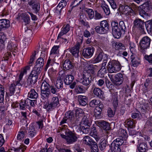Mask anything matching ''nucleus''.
I'll return each mask as SVG.
<instances>
[{
  "instance_id": "23",
  "label": "nucleus",
  "mask_w": 152,
  "mask_h": 152,
  "mask_svg": "<svg viewBox=\"0 0 152 152\" xmlns=\"http://www.w3.org/2000/svg\"><path fill=\"white\" fill-rule=\"evenodd\" d=\"M73 67V66L71 61L68 60H65L63 64V68L65 70L71 69Z\"/></svg>"
},
{
  "instance_id": "55",
  "label": "nucleus",
  "mask_w": 152,
  "mask_h": 152,
  "mask_svg": "<svg viewBox=\"0 0 152 152\" xmlns=\"http://www.w3.org/2000/svg\"><path fill=\"white\" fill-rule=\"evenodd\" d=\"M86 12L88 14L89 17L90 19H92L94 17V11L91 9H88L86 10Z\"/></svg>"
},
{
  "instance_id": "17",
  "label": "nucleus",
  "mask_w": 152,
  "mask_h": 152,
  "mask_svg": "<svg viewBox=\"0 0 152 152\" xmlns=\"http://www.w3.org/2000/svg\"><path fill=\"white\" fill-rule=\"evenodd\" d=\"M122 11L127 15L130 16L133 15L134 11L131 7L128 5H124L121 7Z\"/></svg>"
},
{
  "instance_id": "7",
  "label": "nucleus",
  "mask_w": 152,
  "mask_h": 152,
  "mask_svg": "<svg viewBox=\"0 0 152 152\" xmlns=\"http://www.w3.org/2000/svg\"><path fill=\"white\" fill-rule=\"evenodd\" d=\"M151 39L148 36H145L142 38L140 41V48L141 51H144L150 47Z\"/></svg>"
},
{
  "instance_id": "52",
  "label": "nucleus",
  "mask_w": 152,
  "mask_h": 152,
  "mask_svg": "<svg viewBox=\"0 0 152 152\" xmlns=\"http://www.w3.org/2000/svg\"><path fill=\"white\" fill-rule=\"evenodd\" d=\"M68 131H70V130L67 129H64L63 128H61V127H59L58 129L57 132V133H60V135L62 137V135H66V132H67Z\"/></svg>"
},
{
  "instance_id": "34",
  "label": "nucleus",
  "mask_w": 152,
  "mask_h": 152,
  "mask_svg": "<svg viewBox=\"0 0 152 152\" xmlns=\"http://www.w3.org/2000/svg\"><path fill=\"white\" fill-rule=\"evenodd\" d=\"M79 20L83 25L86 26H88V23L86 21V17L84 15L82 14L80 15Z\"/></svg>"
},
{
  "instance_id": "32",
  "label": "nucleus",
  "mask_w": 152,
  "mask_h": 152,
  "mask_svg": "<svg viewBox=\"0 0 152 152\" xmlns=\"http://www.w3.org/2000/svg\"><path fill=\"white\" fill-rule=\"evenodd\" d=\"M90 134V135L94 137L96 141H97L99 139V137L97 134V131L95 127L91 128Z\"/></svg>"
},
{
  "instance_id": "26",
  "label": "nucleus",
  "mask_w": 152,
  "mask_h": 152,
  "mask_svg": "<svg viewBox=\"0 0 152 152\" xmlns=\"http://www.w3.org/2000/svg\"><path fill=\"white\" fill-rule=\"evenodd\" d=\"M21 19L25 23V25L28 24L30 22V19L27 13H22L20 15Z\"/></svg>"
},
{
  "instance_id": "14",
  "label": "nucleus",
  "mask_w": 152,
  "mask_h": 152,
  "mask_svg": "<svg viewBox=\"0 0 152 152\" xmlns=\"http://www.w3.org/2000/svg\"><path fill=\"white\" fill-rule=\"evenodd\" d=\"M91 76L90 75H87L83 74L82 78L79 80L80 83L84 86H87L89 85L91 82Z\"/></svg>"
},
{
  "instance_id": "20",
  "label": "nucleus",
  "mask_w": 152,
  "mask_h": 152,
  "mask_svg": "<svg viewBox=\"0 0 152 152\" xmlns=\"http://www.w3.org/2000/svg\"><path fill=\"white\" fill-rule=\"evenodd\" d=\"M123 80V75L121 73H119L115 75L113 83L116 85H120L122 83Z\"/></svg>"
},
{
  "instance_id": "6",
  "label": "nucleus",
  "mask_w": 152,
  "mask_h": 152,
  "mask_svg": "<svg viewBox=\"0 0 152 152\" xmlns=\"http://www.w3.org/2000/svg\"><path fill=\"white\" fill-rule=\"evenodd\" d=\"M59 104L58 99L57 96L53 97L50 102H47L44 105L45 108L48 111H52Z\"/></svg>"
},
{
  "instance_id": "29",
  "label": "nucleus",
  "mask_w": 152,
  "mask_h": 152,
  "mask_svg": "<svg viewBox=\"0 0 152 152\" xmlns=\"http://www.w3.org/2000/svg\"><path fill=\"white\" fill-rule=\"evenodd\" d=\"M26 131L25 128L22 127L18 132L17 138L18 140H21L23 139L25 135Z\"/></svg>"
},
{
  "instance_id": "45",
  "label": "nucleus",
  "mask_w": 152,
  "mask_h": 152,
  "mask_svg": "<svg viewBox=\"0 0 152 152\" xmlns=\"http://www.w3.org/2000/svg\"><path fill=\"white\" fill-rule=\"evenodd\" d=\"M75 92L77 94H80L84 93L85 90L83 88V87L82 86H77L75 88Z\"/></svg>"
},
{
  "instance_id": "10",
  "label": "nucleus",
  "mask_w": 152,
  "mask_h": 152,
  "mask_svg": "<svg viewBox=\"0 0 152 152\" xmlns=\"http://www.w3.org/2000/svg\"><path fill=\"white\" fill-rule=\"evenodd\" d=\"M58 66V64L53 62V60L49 58L45 66V70L46 71L48 68H49V71L50 72H54L56 71V67Z\"/></svg>"
},
{
  "instance_id": "24",
  "label": "nucleus",
  "mask_w": 152,
  "mask_h": 152,
  "mask_svg": "<svg viewBox=\"0 0 152 152\" xmlns=\"http://www.w3.org/2000/svg\"><path fill=\"white\" fill-rule=\"evenodd\" d=\"M147 10L145 8L142 6V4L139 8V15L143 18H145L148 16V14L147 13Z\"/></svg>"
},
{
  "instance_id": "3",
  "label": "nucleus",
  "mask_w": 152,
  "mask_h": 152,
  "mask_svg": "<svg viewBox=\"0 0 152 152\" xmlns=\"http://www.w3.org/2000/svg\"><path fill=\"white\" fill-rule=\"evenodd\" d=\"M22 86L21 83H20L19 81H15L11 84L9 87L10 95H14L15 93L16 95H19Z\"/></svg>"
},
{
  "instance_id": "47",
  "label": "nucleus",
  "mask_w": 152,
  "mask_h": 152,
  "mask_svg": "<svg viewBox=\"0 0 152 152\" xmlns=\"http://www.w3.org/2000/svg\"><path fill=\"white\" fill-rule=\"evenodd\" d=\"M101 7L106 15H109L110 14L109 7L107 4H103L102 5Z\"/></svg>"
},
{
  "instance_id": "1",
  "label": "nucleus",
  "mask_w": 152,
  "mask_h": 152,
  "mask_svg": "<svg viewBox=\"0 0 152 152\" xmlns=\"http://www.w3.org/2000/svg\"><path fill=\"white\" fill-rule=\"evenodd\" d=\"M107 67L109 73H116L120 71L121 66L118 61L112 60L109 62Z\"/></svg>"
},
{
  "instance_id": "4",
  "label": "nucleus",
  "mask_w": 152,
  "mask_h": 152,
  "mask_svg": "<svg viewBox=\"0 0 152 152\" xmlns=\"http://www.w3.org/2000/svg\"><path fill=\"white\" fill-rule=\"evenodd\" d=\"M91 123L87 116H84L82 118L81 121V125L84 126H80L81 130L84 134H87L89 131L90 129L89 127L91 125Z\"/></svg>"
},
{
  "instance_id": "40",
  "label": "nucleus",
  "mask_w": 152,
  "mask_h": 152,
  "mask_svg": "<svg viewBox=\"0 0 152 152\" xmlns=\"http://www.w3.org/2000/svg\"><path fill=\"white\" fill-rule=\"evenodd\" d=\"M63 81L62 80L61 78L57 79L55 83V86L58 88L59 89L63 87Z\"/></svg>"
},
{
  "instance_id": "30",
  "label": "nucleus",
  "mask_w": 152,
  "mask_h": 152,
  "mask_svg": "<svg viewBox=\"0 0 152 152\" xmlns=\"http://www.w3.org/2000/svg\"><path fill=\"white\" fill-rule=\"evenodd\" d=\"M38 96L37 93L33 89L31 90L28 94V97L31 99H37Z\"/></svg>"
},
{
  "instance_id": "12",
  "label": "nucleus",
  "mask_w": 152,
  "mask_h": 152,
  "mask_svg": "<svg viewBox=\"0 0 152 152\" xmlns=\"http://www.w3.org/2000/svg\"><path fill=\"white\" fill-rule=\"evenodd\" d=\"M94 50V48L92 46L87 47L83 49L82 55L85 58H89L93 56Z\"/></svg>"
},
{
  "instance_id": "50",
  "label": "nucleus",
  "mask_w": 152,
  "mask_h": 152,
  "mask_svg": "<svg viewBox=\"0 0 152 152\" xmlns=\"http://www.w3.org/2000/svg\"><path fill=\"white\" fill-rule=\"evenodd\" d=\"M100 103V101L99 100L94 99L90 102L89 104L90 107H94L96 106L99 105Z\"/></svg>"
},
{
  "instance_id": "35",
  "label": "nucleus",
  "mask_w": 152,
  "mask_h": 152,
  "mask_svg": "<svg viewBox=\"0 0 152 152\" xmlns=\"http://www.w3.org/2000/svg\"><path fill=\"white\" fill-rule=\"evenodd\" d=\"M115 142H113L111 144L112 150L114 152H121V149L120 147V145L115 144Z\"/></svg>"
},
{
  "instance_id": "56",
  "label": "nucleus",
  "mask_w": 152,
  "mask_h": 152,
  "mask_svg": "<svg viewBox=\"0 0 152 152\" xmlns=\"http://www.w3.org/2000/svg\"><path fill=\"white\" fill-rule=\"evenodd\" d=\"M59 89H58L57 88H56L55 87L53 86H50V91L54 94H56L57 95L58 94V91Z\"/></svg>"
},
{
  "instance_id": "19",
  "label": "nucleus",
  "mask_w": 152,
  "mask_h": 152,
  "mask_svg": "<svg viewBox=\"0 0 152 152\" xmlns=\"http://www.w3.org/2000/svg\"><path fill=\"white\" fill-rule=\"evenodd\" d=\"M83 140L84 143L90 147L96 143L88 136L84 137L83 138Z\"/></svg>"
},
{
  "instance_id": "48",
  "label": "nucleus",
  "mask_w": 152,
  "mask_h": 152,
  "mask_svg": "<svg viewBox=\"0 0 152 152\" xmlns=\"http://www.w3.org/2000/svg\"><path fill=\"white\" fill-rule=\"evenodd\" d=\"M145 27L148 33L152 32V21L148 22L145 24Z\"/></svg>"
},
{
  "instance_id": "2",
  "label": "nucleus",
  "mask_w": 152,
  "mask_h": 152,
  "mask_svg": "<svg viewBox=\"0 0 152 152\" xmlns=\"http://www.w3.org/2000/svg\"><path fill=\"white\" fill-rule=\"evenodd\" d=\"M66 132V135H62V138L65 140L67 144H72L77 141L78 137L75 132L70 130Z\"/></svg>"
},
{
  "instance_id": "33",
  "label": "nucleus",
  "mask_w": 152,
  "mask_h": 152,
  "mask_svg": "<svg viewBox=\"0 0 152 152\" xmlns=\"http://www.w3.org/2000/svg\"><path fill=\"white\" fill-rule=\"evenodd\" d=\"M41 98L43 99H48L50 96V91L41 90Z\"/></svg>"
},
{
  "instance_id": "5",
  "label": "nucleus",
  "mask_w": 152,
  "mask_h": 152,
  "mask_svg": "<svg viewBox=\"0 0 152 152\" xmlns=\"http://www.w3.org/2000/svg\"><path fill=\"white\" fill-rule=\"evenodd\" d=\"M95 31L98 33L104 34L107 33L109 29V25L106 20H103L100 22V26H97Z\"/></svg>"
},
{
  "instance_id": "21",
  "label": "nucleus",
  "mask_w": 152,
  "mask_h": 152,
  "mask_svg": "<svg viewBox=\"0 0 152 152\" xmlns=\"http://www.w3.org/2000/svg\"><path fill=\"white\" fill-rule=\"evenodd\" d=\"M94 95L100 99H102L104 98L103 96L104 92L101 89L98 88H95L93 91Z\"/></svg>"
},
{
  "instance_id": "27",
  "label": "nucleus",
  "mask_w": 152,
  "mask_h": 152,
  "mask_svg": "<svg viewBox=\"0 0 152 152\" xmlns=\"http://www.w3.org/2000/svg\"><path fill=\"white\" fill-rule=\"evenodd\" d=\"M10 26V21L6 19L0 20V26L2 28H7Z\"/></svg>"
},
{
  "instance_id": "49",
  "label": "nucleus",
  "mask_w": 152,
  "mask_h": 152,
  "mask_svg": "<svg viewBox=\"0 0 152 152\" xmlns=\"http://www.w3.org/2000/svg\"><path fill=\"white\" fill-rule=\"evenodd\" d=\"M106 69L101 68L98 71L97 73V76L101 77H103L104 76L105 74L106 73Z\"/></svg>"
},
{
  "instance_id": "51",
  "label": "nucleus",
  "mask_w": 152,
  "mask_h": 152,
  "mask_svg": "<svg viewBox=\"0 0 152 152\" xmlns=\"http://www.w3.org/2000/svg\"><path fill=\"white\" fill-rule=\"evenodd\" d=\"M149 104L148 103L145 102L141 104L140 108L142 112H145L146 109L149 108Z\"/></svg>"
},
{
  "instance_id": "53",
  "label": "nucleus",
  "mask_w": 152,
  "mask_h": 152,
  "mask_svg": "<svg viewBox=\"0 0 152 152\" xmlns=\"http://www.w3.org/2000/svg\"><path fill=\"white\" fill-rule=\"evenodd\" d=\"M115 142V144L119 145H122L124 142L123 139V137L120 136L118 138L114 140L113 142Z\"/></svg>"
},
{
  "instance_id": "61",
  "label": "nucleus",
  "mask_w": 152,
  "mask_h": 152,
  "mask_svg": "<svg viewBox=\"0 0 152 152\" xmlns=\"http://www.w3.org/2000/svg\"><path fill=\"white\" fill-rule=\"evenodd\" d=\"M101 110L99 109L98 107H96L94 110V115L96 117H98L100 115L101 113Z\"/></svg>"
},
{
  "instance_id": "25",
  "label": "nucleus",
  "mask_w": 152,
  "mask_h": 152,
  "mask_svg": "<svg viewBox=\"0 0 152 152\" xmlns=\"http://www.w3.org/2000/svg\"><path fill=\"white\" fill-rule=\"evenodd\" d=\"M131 58L132 64L133 66H137L140 64V59L136 56L132 54L131 56Z\"/></svg>"
},
{
  "instance_id": "9",
  "label": "nucleus",
  "mask_w": 152,
  "mask_h": 152,
  "mask_svg": "<svg viewBox=\"0 0 152 152\" xmlns=\"http://www.w3.org/2000/svg\"><path fill=\"white\" fill-rule=\"evenodd\" d=\"M79 41L78 39L75 45L70 49V52L72 55L76 58L77 57L79 56L80 48L83 41L82 37H79Z\"/></svg>"
},
{
  "instance_id": "43",
  "label": "nucleus",
  "mask_w": 152,
  "mask_h": 152,
  "mask_svg": "<svg viewBox=\"0 0 152 152\" xmlns=\"http://www.w3.org/2000/svg\"><path fill=\"white\" fill-rule=\"evenodd\" d=\"M142 5V6L145 8L147 10L150 11L152 10V4L150 1L148 0Z\"/></svg>"
},
{
  "instance_id": "36",
  "label": "nucleus",
  "mask_w": 152,
  "mask_h": 152,
  "mask_svg": "<svg viewBox=\"0 0 152 152\" xmlns=\"http://www.w3.org/2000/svg\"><path fill=\"white\" fill-rule=\"evenodd\" d=\"M94 68L93 65H91L89 66L87 68V69L84 71V74H86L87 75H90L91 76V75L94 73Z\"/></svg>"
},
{
  "instance_id": "54",
  "label": "nucleus",
  "mask_w": 152,
  "mask_h": 152,
  "mask_svg": "<svg viewBox=\"0 0 152 152\" xmlns=\"http://www.w3.org/2000/svg\"><path fill=\"white\" fill-rule=\"evenodd\" d=\"M107 141L105 140H102L99 144V147L100 149L102 151L103 150L106 146Z\"/></svg>"
},
{
  "instance_id": "13",
  "label": "nucleus",
  "mask_w": 152,
  "mask_h": 152,
  "mask_svg": "<svg viewBox=\"0 0 152 152\" xmlns=\"http://www.w3.org/2000/svg\"><path fill=\"white\" fill-rule=\"evenodd\" d=\"M134 24L135 28L141 30L142 33L145 32L144 21L140 19H136L134 22Z\"/></svg>"
},
{
  "instance_id": "62",
  "label": "nucleus",
  "mask_w": 152,
  "mask_h": 152,
  "mask_svg": "<svg viewBox=\"0 0 152 152\" xmlns=\"http://www.w3.org/2000/svg\"><path fill=\"white\" fill-rule=\"evenodd\" d=\"M26 148V146L22 145L19 147L16 148V152H24Z\"/></svg>"
},
{
  "instance_id": "8",
  "label": "nucleus",
  "mask_w": 152,
  "mask_h": 152,
  "mask_svg": "<svg viewBox=\"0 0 152 152\" xmlns=\"http://www.w3.org/2000/svg\"><path fill=\"white\" fill-rule=\"evenodd\" d=\"M40 72H41L33 69L27 79L28 85H30L34 84L37 82L38 75Z\"/></svg>"
},
{
  "instance_id": "59",
  "label": "nucleus",
  "mask_w": 152,
  "mask_h": 152,
  "mask_svg": "<svg viewBox=\"0 0 152 152\" xmlns=\"http://www.w3.org/2000/svg\"><path fill=\"white\" fill-rule=\"evenodd\" d=\"M32 5V9L34 10L35 13H37L39 10L40 5L39 4L36 3Z\"/></svg>"
},
{
  "instance_id": "28",
  "label": "nucleus",
  "mask_w": 152,
  "mask_h": 152,
  "mask_svg": "<svg viewBox=\"0 0 152 152\" xmlns=\"http://www.w3.org/2000/svg\"><path fill=\"white\" fill-rule=\"evenodd\" d=\"M113 45V46H115V49L119 50L120 52H122L123 50H124L126 49L125 47L122 43L116 42L114 43Z\"/></svg>"
},
{
  "instance_id": "38",
  "label": "nucleus",
  "mask_w": 152,
  "mask_h": 152,
  "mask_svg": "<svg viewBox=\"0 0 152 152\" xmlns=\"http://www.w3.org/2000/svg\"><path fill=\"white\" fill-rule=\"evenodd\" d=\"M138 149L139 152H145L148 149L147 145L144 142L140 143Z\"/></svg>"
},
{
  "instance_id": "15",
  "label": "nucleus",
  "mask_w": 152,
  "mask_h": 152,
  "mask_svg": "<svg viewBox=\"0 0 152 152\" xmlns=\"http://www.w3.org/2000/svg\"><path fill=\"white\" fill-rule=\"evenodd\" d=\"M70 26L69 24H67L66 25H64L61 29V31L58 36L57 39L62 38V37L68 33L70 29Z\"/></svg>"
},
{
  "instance_id": "11",
  "label": "nucleus",
  "mask_w": 152,
  "mask_h": 152,
  "mask_svg": "<svg viewBox=\"0 0 152 152\" xmlns=\"http://www.w3.org/2000/svg\"><path fill=\"white\" fill-rule=\"evenodd\" d=\"M74 79V77L73 75H68L65 76L64 79V82L65 84L67 85H69L72 83L70 86V87L71 88L73 89L76 85V83L75 82L72 83Z\"/></svg>"
},
{
  "instance_id": "63",
  "label": "nucleus",
  "mask_w": 152,
  "mask_h": 152,
  "mask_svg": "<svg viewBox=\"0 0 152 152\" xmlns=\"http://www.w3.org/2000/svg\"><path fill=\"white\" fill-rule=\"evenodd\" d=\"M91 152H98L99 149L97 143L91 146Z\"/></svg>"
},
{
  "instance_id": "64",
  "label": "nucleus",
  "mask_w": 152,
  "mask_h": 152,
  "mask_svg": "<svg viewBox=\"0 0 152 152\" xmlns=\"http://www.w3.org/2000/svg\"><path fill=\"white\" fill-rule=\"evenodd\" d=\"M145 58L149 63L152 64V54H150L149 55H146L145 56Z\"/></svg>"
},
{
  "instance_id": "60",
  "label": "nucleus",
  "mask_w": 152,
  "mask_h": 152,
  "mask_svg": "<svg viewBox=\"0 0 152 152\" xmlns=\"http://www.w3.org/2000/svg\"><path fill=\"white\" fill-rule=\"evenodd\" d=\"M29 135L31 137H34L36 133L34 127L32 126H31L29 128Z\"/></svg>"
},
{
  "instance_id": "39",
  "label": "nucleus",
  "mask_w": 152,
  "mask_h": 152,
  "mask_svg": "<svg viewBox=\"0 0 152 152\" xmlns=\"http://www.w3.org/2000/svg\"><path fill=\"white\" fill-rule=\"evenodd\" d=\"M122 31L118 27L116 28V30H112L113 34V36L117 39H118L121 36V32Z\"/></svg>"
},
{
  "instance_id": "22",
  "label": "nucleus",
  "mask_w": 152,
  "mask_h": 152,
  "mask_svg": "<svg viewBox=\"0 0 152 152\" xmlns=\"http://www.w3.org/2000/svg\"><path fill=\"white\" fill-rule=\"evenodd\" d=\"M99 51V53L98 55L96 57L93 61L94 63H96L100 62L102 59L104 57V54L100 48L98 49Z\"/></svg>"
},
{
  "instance_id": "16",
  "label": "nucleus",
  "mask_w": 152,
  "mask_h": 152,
  "mask_svg": "<svg viewBox=\"0 0 152 152\" xmlns=\"http://www.w3.org/2000/svg\"><path fill=\"white\" fill-rule=\"evenodd\" d=\"M36 64L33 69L41 72V69L43 67L44 64L43 59L42 58H39L37 60Z\"/></svg>"
},
{
  "instance_id": "42",
  "label": "nucleus",
  "mask_w": 152,
  "mask_h": 152,
  "mask_svg": "<svg viewBox=\"0 0 152 152\" xmlns=\"http://www.w3.org/2000/svg\"><path fill=\"white\" fill-rule=\"evenodd\" d=\"M50 86L49 84L46 82L44 81L41 86V90L50 91Z\"/></svg>"
},
{
  "instance_id": "44",
  "label": "nucleus",
  "mask_w": 152,
  "mask_h": 152,
  "mask_svg": "<svg viewBox=\"0 0 152 152\" xmlns=\"http://www.w3.org/2000/svg\"><path fill=\"white\" fill-rule=\"evenodd\" d=\"M7 47L9 50H11V52H12V54L15 55L12 51L14 50H16L17 48V45H16L14 44L12 42H8Z\"/></svg>"
},
{
  "instance_id": "18",
  "label": "nucleus",
  "mask_w": 152,
  "mask_h": 152,
  "mask_svg": "<svg viewBox=\"0 0 152 152\" xmlns=\"http://www.w3.org/2000/svg\"><path fill=\"white\" fill-rule=\"evenodd\" d=\"M99 126L102 127L103 129L106 131L110 129V125L109 123L104 121H99L96 122Z\"/></svg>"
},
{
  "instance_id": "31",
  "label": "nucleus",
  "mask_w": 152,
  "mask_h": 152,
  "mask_svg": "<svg viewBox=\"0 0 152 152\" xmlns=\"http://www.w3.org/2000/svg\"><path fill=\"white\" fill-rule=\"evenodd\" d=\"M79 102L80 105L85 106L87 104V98L85 96L80 95L78 96Z\"/></svg>"
},
{
  "instance_id": "37",
  "label": "nucleus",
  "mask_w": 152,
  "mask_h": 152,
  "mask_svg": "<svg viewBox=\"0 0 152 152\" xmlns=\"http://www.w3.org/2000/svg\"><path fill=\"white\" fill-rule=\"evenodd\" d=\"M125 123L130 128H133L135 126V122L131 118H129L126 120Z\"/></svg>"
},
{
  "instance_id": "58",
  "label": "nucleus",
  "mask_w": 152,
  "mask_h": 152,
  "mask_svg": "<svg viewBox=\"0 0 152 152\" xmlns=\"http://www.w3.org/2000/svg\"><path fill=\"white\" fill-rule=\"evenodd\" d=\"M118 28H120V29L122 32H124L125 31L126 29V27L124 22L122 21L120 22Z\"/></svg>"
},
{
  "instance_id": "46",
  "label": "nucleus",
  "mask_w": 152,
  "mask_h": 152,
  "mask_svg": "<svg viewBox=\"0 0 152 152\" xmlns=\"http://www.w3.org/2000/svg\"><path fill=\"white\" fill-rule=\"evenodd\" d=\"M4 89L3 86L0 85V102L2 103L4 100Z\"/></svg>"
},
{
  "instance_id": "57",
  "label": "nucleus",
  "mask_w": 152,
  "mask_h": 152,
  "mask_svg": "<svg viewBox=\"0 0 152 152\" xmlns=\"http://www.w3.org/2000/svg\"><path fill=\"white\" fill-rule=\"evenodd\" d=\"M59 48V46H54L52 48L50 55L53 56V55L57 54L58 52V49Z\"/></svg>"
},
{
  "instance_id": "41",
  "label": "nucleus",
  "mask_w": 152,
  "mask_h": 152,
  "mask_svg": "<svg viewBox=\"0 0 152 152\" xmlns=\"http://www.w3.org/2000/svg\"><path fill=\"white\" fill-rule=\"evenodd\" d=\"M74 112L69 111L66 113L65 117L67 119L73 121L74 118Z\"/></svg>"
}]
</instances>
